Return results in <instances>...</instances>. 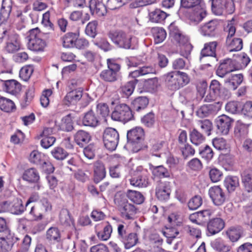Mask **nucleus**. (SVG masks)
Here are the masks:
<instances>
[{
    "mask_svg": "<svg viewBox=\"0 0 252 252\" xmlns=\"http://www.w3.org/2000/svg\"><path fill=\"white\" fill-rule=\"evenodd\" d=\"M5 232L6 235L0 237V252H10L14 244L19 239L8 229L5 220L0 218V232Z\"/></svg>",
    "mask_w": 252,
    "mask_h": 252,
    "instance_id": "1",
    "label": "nucleus"
},
{
    "mask_svg": "<svg viewBox=\"0 0 252 252\" xmlns=\"http://www.w3.org/2000/svg\"><path fill=\"white\" fill-rule=\"evenodd\" d=\"M126 136L127 143L133 153H137L144 147L145 132L141 127L136 126L128 130Z\"/></svg>",
    "mask_w": 252,
    "mask_h": 252,
    "instance_id": "2",
    "label": "nucleus"
},
{
    "mask_svg": "<svg viewBox=\"0 0 252 252\" xmlns=\"http://www.w3.org/2000/svg\"><path fill=\"white\" fill-rule=\"evenodd\" d=\"M1 40L5 42V49L8 53H14L20 48L19 35L14 32L4 30L2 25H0V42Z\"/></svg>",
    "mask_w": 252,
    "mask_h": 252,
    "instance_id": "3",
    "label": "nucleus"
},
{
    "mask_svg": "<svg viewBox=\"0 0 252 252\" xmlns=\"http://www.w3.org/2000/svg\"><path fill=\"white\" fill-rule=\"evenodd\" d=\"M79 32H68L61 37L63 46L65 48H75L83 49L89 46V41L83 38H79Z\"/></svg>",
    "mask_w": 252,
    "mask_h": 252,
    "instance_id": "4",
    "label": "nucleus"
},
{
    "mask_svg": "<svg viewBox=\"0 0 252 252\" xmlns=\"http://www.w3.org/2000/svg\"><path fill=\"white\" fill-rule=\"evenodd\" d=\"M108 36L113 43L119 48L125 49L133 48L132 43V36L123 31H110L108 33Z\"/></svg>",
    "mask_w": 252,
    "mask_h": 252,
    "instance_id": "5",
    "label": "nucleus"
},
{
    "mask_svg": "<svg viewBox=\"0 0 252 252\" xmlns=\"http://www.w3.org/2000/svg\"><path fill=\"white\" fill-rule=\"evenodd\" d=\"M234 22L235 19L233 18L231 20L228 21L227 25L225 28L226 31L228 32L226 44L230 52L239 51L243 48V40L241 38H232L236 32Z\"/></svg>",
    "mask_w": 252,
    "mask_h": 252,
    "instance_id": "6",
    "label": "nucleus"
},
{
    "mask_svg": "<svg viewBox=\"0 0 252 252\" xmlns=\"http://www.w3.org/2000/svg\"><path fill=\"white\" fill-rule=\"evenodd\" d=\"M212 12L216 15L232 14L235 10L234 0H210Z\"/></svg>",
    "mask_w": 252,
    "mask_h": 252,
    "instance_id": "7",
    "label": "nucleus"
},
{
    "mask_svg": "<svg viewBox=\"0 0 252 252\" xmlns=\"http://www.w3.org/2000/svg\"><path fill=\"white\" fill-rule=\"evenodd\" d=\"M111 118L116 121L126 123L133 119L134 116L130 107L125 103L117 104L111 114Z\"/></svg>",
    "mask_w": 252,
    "mask_h": 252,
    "instance_id": "8",
    "label": "nucleus"
},
{
    "mask_svg": "<svg viewBox=\"0 0 252 252\" xmlns=\"http://www.w3.org/2000/svg\"><path fill=\"white\" fill-rule=\"evenodd\" d=\"M126 230V226L119 224L117 228V238L124 244L126 249H129L137 244L138 238L136 233H127Z\"/></svg>",
    "mask_w": 252,
    "mask_h": 252,
    "instance_id": "9",
    "label": "nucleus"
},
{
    "mask_svg": "<svg viewBox=\"0 0 252 252\" xmlns=\"http://www.w3.org/2000/svg\"><path fill=\"white\" fill-rule=\"evenodd\" d=\"M42 34L38 28L30 31L28 46L33 51H43L46 46L45 41L42 39Z\"/></svg>",
    "mask_w": 252,
    "mask_h": 252,
    "instance_id": "10",
    "label": "nucleus"
},
{
    "mask_svg": "<svg viewBox=\"0 0 252 252\" xmlns=\"http://www.w3.org/2000/svg\"><path fill=\"white\" fill-rule=\"evenodd\" d=\"M103 140L106 149L111 151H114L118 144L119 134L115 128H106L103 132Z\"/></svg>",
    "mask_w": 252,
    "mask_h": 252,
    "instance_id": "11",
    "label": "nucleus"
},
{
    "mask_svg": "<svg viewBox=\"0 0 252 252\" xmlns=\"http://www.w3.org/2000/svg\"><path fill=\"white\" fill-rule=\"evenodd\" d=\"M135 172L136 176L129 179L130 185L139 188L147 187L149 184L148 171L141 167H138Z\"/></svg>",
    "mask_w": 252,
    "mask_h": 252,
    "instance_id": "12",
    "label": "nucleus"
},
{
    "mask_svg": "<svg viewBox=\"0 0 252 252\" xmlns=\"http://www.w3.org/2000/svg\"><path fill=\"white\" fill-rule=\"evenodd\" d=\"M233 122V119L225 115H222L218 117L215 120L217 133L222 135H227L232 126Z\"/></svg>",
    "mask_w": 252,
    "mask_h": 252,
    "instance_id": "13",
    "label": "nucleus"
},
{
    "mask_svg": "<svg viewBox=\"0 0 252 252\" xmlns=\"http://www.w3.org/2000/svg\"><path fill=\"white\" fill-rule=\"evenodd\" d=\"M170 183L167 181L159 182L156 188V196L161 202L169 200L171 194Z\"/></svg>",
    "mask_w": 252,
    "mask_h": 252,
    "instance_id": "14",
    "label": "nucleus"
},
{
    "mask_svg": "<svg viewBox=\"0 0 252 252\" xmlns=\"http://www.w3.org/2000/svg\"><path fill=\"white\" fill-rule=\"evenodd\" d=\"M208 193L214 204L216 206L222 205L225 201L226 196L224 190L219 186L210 188Z\"/></svg>",
    "mask_w": 252,
    "mask_h": 252,
    "instance_id": "15",
    "label": "nucleus"
},
{
    "mask_svg": "<svg viewBox=\"0 0 252 252\" xmlns=\"http://www.w3.org/2000/svg\"><path fill=\"white\" fill-rule=\"evenodd\" d=\"M211 98L209 100H214L217 97L226 98L229 96V93L227 90L222 89L220 82L217 80H213L210 85Z\"/></svg>",
    "mask_w": 252,
    "mask_h": 252,
    "instance_id": "16",
    "label": "nucleus"
},
{
    "mask_svg": "<svg viewBox=\"0 0 252 252\" xmlns=\"http://www.w3.org/2000/svg\"><path fill=\"white\" fill-rule=\"evenodd\" d=\"M233 64V60L226 59L220 61V65L216 71V74L222 78L231 72L236 70Z\"/></svg>",
    "mask_w": 252,
    "mask_h": 252,
    "instance_id": "17",
    "label": "nucleus"
},
{
    "mask_svg": "<svg viewBox=\"0 0 252 252\" xmlns=\"http://www.w3.org/2000/svg\"><path fill=\"white\" fill-rule=\"evenodd\" d=\"M224 225V220L220 218L216 217L209 220L206 226L209 235H213L220 232Z\"/></svg>",
    "mask_w": 252,
    "mask_h": 252,
    "instance_id": "18",
    "label": "nucleus"
},
{
    "mask_svg": "<svg viewBox=\"0 0 252 252\" xmlns=\"http://www.w3.org/2000/svg\"><path fill=\"white\" fill-rule=\"evenodd\" d=\"M219 25V23L217 20H212L202 25L199 31L203 36H214L216 34V30Z\"/></svg>",
    "mask_w": 252,
    "mask_h": 252,
    "instance_id": "19",
    "label": "nucleus"
},
{
    "mask_svg": "<svg viewBox=\"0 0 252 252\" xmlns=\"http://www.w3.org/2000/svg\"><path fill=\"white\" fill-rule=\"evenodd\" d=\"M83 91L75 89L68 92L63 98L64 104L67 106L76 104L82 97Z\"/></svg>",
    "mask_w": 252,
    "mask_h": 252,
    "instance_id": "20",
    "label": "nucleus"
},
{
    "mask_svg": "<svg viewBox=\"0 0 252 252\" xmlns=\"http://www.w3.org/2000/svg\"><path fill=\"white\" fill-rule=\"evenodd\" d=\"M120 211L123 219L127 220H134L136 209L134 205L126 202L120 208Z\"/></svg>",
    "mask_w": 252,
    "mask_h": 252,
    "instance_id": "21",
    "label": "nucleus"
},
{
    "mask_svg": "<svg viewBox=\"0 0 252 252\" xmlns=\"http://www.w3.org/2000/svg\"><path fill=\"white\" fill-rule=\"evenodd\" d=\"M73 137L75 142L80 147H85L92 138L90 133L84 130H78Z\"/></svg>",
    "mask_w": 252,
    "mask_h": 252,
    "instance_id": "22",
    "label": "nucleus"
},
{
    "mask_svg": "<svg viewBox=\"0 0 252 252\" xmlns=\"http://www.w3.org/2000/svg\"><path fill=\"white\" fill-rule=\"evenodd\" d=\"M46 239L52 244L60 243L62 242L61 233L57 227H51L47 229L46 233Z\"/></svg>",
    "mask_w": 252,
    "mask_h": 252,
    "instance_id": "23",
    "label": "nucleus"
},
{
    "mask_svg": "<svg viewBox=\"0 0 252 252\" xmlns=\"http://www.w3.org/2000/svg\"><path fill=\"white\" fill-rule=\"evenodd\" d=\"M29 160L31 162L39 165H48L49 166V172H53L54 167L50 163H47L43 159V155L38 151L34 150L30 154Z\"/></svg>",
    "mask_w": 252,
    "mask_h": 252,
    "instance_id": "24",
    "label": "nucleus"
},
{
    "mask_svg": "<svg viewBox=\"0 0 252 252\" xmlns=\"http://www.w3.org/2000/svg\"><path fill=\"white\" fill-rule=\"evenodd\" d=\"M60 222L64 228H74V221L69 211L67 209H63L60 214Z\"/></svg>",
    "mask_w": 252,
    "mask_h": 252,
    "instance_id": "25",
    "label": "nucleus"
},
{
    "mask_svg": "<svg viewBox=\"0 0 252 252\" xmlns=\"http://www.w3.org/2000/svg\"><path fill=\"white\" fill-rule=\"evenodd\" d=\"M106 176V170L103 163L97 161L94 166V181L98 183L102 180Z\"/></svg>",
    "mask_w": 252,
    "mask_h": 252,
    "instance_id": "26",
    "label": "nucleus"
},
{
    "mask_svg": "<svg viewBox=\"0 0 252 252\" xmlns=\"http://www.w3.org/2000/svg\"><path fill=\"white\" fill-rule=\"evenodd\" d=\"M82 122L84 126L91 127H96L99 123L98 117L92 110L85 113Z\"/></svg>",
    "mask_w": 252,
    "mask_h": 252,
    "instance_id": "27",
    "label": "nucleus"
},
{
    "mask_svg": "<svg viewBox=\"0 0 252 252\" xmlns=\"http://www.w3.org/2000/svg\"><path fill=\"white\" fill-rule=\"evenodd\" d=\"M178 77L177 71H171L164 75L165 84L169 89L171 90L179 89Z\"/></svg>",
    "mask_w": 252,
    "mask_h": 252,
    "instance_id": "28",
    "label": "nucleus"
},
{
    "mask_svg": "<svg viewBox=\"0 0 252 252\" xmlns=\"http://www.w3.org/2000/svg\"><path fill=\"white\" fill-rule=\"evenodd\" d=\"M217 45L218 43L216 41L205 44L204 48L201 51L200 60L202 61L203 58L206 57H215Z\"/></svg>",
    "mask_w": 252,
    "mask_h": 252,
    "instance_id": "29",
    "label": "nucleus"
},
{
    "mask_svg": "<svg viewBox=\"0 0 252 252\" xmlns=\"http://www.w3.org/2000/svg\"><path fill=\"white\" fill-rule=\"evenodd\" d=\"M1 74H0V80L3 81L1 79ZM5 90L8 93L13 94H15L18 93L20 90L21 86V84L15 80H8L4 81Z\"/></svg>",
    "mask_w": 252,
    "mask_h": 252,
    "instance_id": "30",
    "label": "nucleus"
},
{
    "mask_svg": "<svg viewBox=\"0 0 252 252\" xmlns=\"http://www.w3.org/2000/svg\"><path fill=\"white\" fill-rule=\"evenodd\" d=\"M242 182L248 192L252 191V168L246 169L241 173Z\"/></svg>",
    "mask_w": 252,
    "mask_h": 252,
    "instance_id": "31",
    "label": "nucleus"
},
{
    "mask_svg": "<svg viewBox=\"0 0 252 252\" xmlns=\"http://www.w3.org/2000/svg\"><path fill=\"white\" fill-rule=\"evenodd\" d=\"M138 82L137 79H132L127 82L120 88V93L122 96L125 98H128L133 93L135 86Z\"/></svg>",
    "mask_w": 252,
    "mask_h": 252,
    "instance_id": "32",
    "label": "nucleus"
},
{
    "mask_svg": "<svg viewBox=\"0 0 252 252\" xmlns=\"http://www.w3.org/2000/svg\"><path fill=\"white\" fill-rule=\"evenodd\" d=\"M22 179L30 183H37L39 181L40 176L36 169L31 168L24 171L22 175Z\"/></svg>",
    "mask_w": 252,
    "mask_h": 252,
    "instance_id": "33",
    "label": "nucleus"
},
{
    "mask_svg": "<svg viewBox=\"0 0 252 252\" xmlns=\"http://www.w3.org/2000/svg\"><path fill=\"white\" fill-rule=\"evenodd\" d=\"M26 207L23 205L21 199L15 198L12 201H10L9 212L14 215H20L23 213Z\"/></svg>",
    "mask_w": 252,
    "mask_h": 252,
    "instance_id": "34",
    "label": "nucleus"
},
{
    "mask_svg": "<svg viewBox=\"0 0 252 252\" xmlns=\"http://www.w3.org/2000/svg\"><path fill=\"white\" fill-rule=\"evenodd\" d=\"M213 211L212 210H204L196 212L197 224L206 226L211 220Z\"/></svg>",
    "mask_w": 252,
    "mask_h": 252,
    "instance_id": "35",
    "label": "nucleus"
},
{
    "mask_svg": "<svg viewBox=\"0 0 252 252\" xmlns=\"http://www.w3.org/2000/svg\"><path fill=\"white\" fill-rule=\"evenodd\" d=\"M149 168L155 177L159 178H168L170 177V172L163 165L154 166L149 164Z\"/></svg>",
    "mask_w": 252,
    "mask_h": 252,
    "instance_id": "36",
    "label": "nucleus"
},
{
    "mask_svg": "<svg viewBox=\"0 0 252 252\" xmlns=\"http://www.w3.org/2000/svg\"><path fill=\"white\" fill-rule=\"evenodd\" d=\"M211 246L214 250L218 252H228L231 248L221 238H217L211 241Z\"/></svg>",
    "mask_w": 252,
    "mask_h": 252,
    "instance_id": "37",
    "label": "nucleus"
},
{
    "mask_svg": "<svg viewBox=\"0 0 252 252\" xmlns=\"http://www.w3.org/2000/svg\"><path fill=\"white\" fill-rule=\"evenodd\" d=\"M224 185L229 192H232L239 186V178L236 176H227L224 179Z\"/></svg>",
    "mask_w": 252,
    "mask_h": 252,
    "instance_id": "38",
    "label": "nucleus"
},
{
    "mask_svg": "<svg viewBox=\"0 0 252 252\" xmlns=\"http://www.w3.org/2000/svg\"><path fill=\"white\" fill-rule=\"evenodd\" d=\"M251 60L245 53L240 55L236 59L233 60L236 70L243 69L250 63Z\"/></svg>",
    "mask_w": 252,
    "mask_h": 252,
    "instance_id": "39",
    "label": "nucleus"
},
{
    "mask_svg": "<svg viewBox=\"0 0 252 252\" xmlns=\"http://www.w3.org/2000/svg\"><path fill=\"white\" fill-rule=\"evenodd\" d=\"M195 11L190 14L189 19L190 23L197 24L200 22L206 16V11L200 7L195 8Z\"/></svg>",
    "mask_w": 252,
    "mask_h": 252,
    "instance_id": "40",
    "label": "nucleus"
},
{
    "mask_svg": "<svg viewBox=\"0 0 252 252\" xmlns=\"http://www.w3.org/2000/svg\"><path fill=\"white\" fill-rule=\"evenodd\" d=\"M189 139L190 142L195 146H198L205 141L203 133L195 128L190 131Z\"/></svg>",
    "mask_w": 252,
    "mask_h": 252,
    "instance_id": "41",
    "label": "nucleus"
},
{
    "mask_svg": "<svg viewBox=\"0 0 252 252\" xmlns=\"http://www.w3.org/2000/svg\"><path fill=\"white\" fill-rule=\"evenodd\" d=\"M19 239L16 243L18 242L17 244L18 248L17 252H28L31 245L32 238L28 235H25L22 239Z\"/></svg>",
    "mask_w": 252,
    "mask_h": 252,
    "instance_id": "42",
    "label": "nucleus"
},
{
    "mask_svg": "<svg viewBox=\"0 0 252 252\" xmlns=\"http://www.w3.org/2000/svg\"><path fill=\"white\" fill-rule=\"evenodd\" d=\"M149 15L150 20L156 23H161L167 16L166 12L158 8L150 12Z\"/></svg>",
    "mask_w": 252,
    "mask_h": 252,
    "instance_id": "43",
    "label": "nucleus"
},
{
    "mask_svg": "<svg viewBox=\"0 0 252 252\" xmlns=\"http://www.w3.org/2000/svg\"><path fill=\"white\" fill-rule=\"evenodd\" d=\"M151 32L156 44L161 43L166 37V32L162 28L154 27L152 29Z\"/></svg>",
    "mask_w": 252,
    "mask_h": 252,
    "instance_id": "44",
    "label": "nucleus"
},
{
    "mask_svg": "<svg viewBox=\"0 0 252 252\" xmlns=\"http://www.w3.org/2000/svg\"><path fill=\"white\" fill-rule=\"evenodd\" d=\"M149 103V100L146 97L140 96L135 98L132 102L133 109L137 112L145 109Z\"/></svg>",
    "mask_w": 252,
    "mask_h": 252,
    "instance_id": "45",
    "label": "nucleus"
},
{
    "mask_svg": "<svg viewBox=\"0 0 252 252\" xmlns=\"http://www.w3.org/2000/svg\"><path fill=\"white\" fill-rule=\"evenodd\" d=\"M168 29L169 31L170 35L177 42L179 43H182V39L184 38V36L175 23H171L169 25Z\"/></svg>",
    "mask_w": 252,
    "mask_h": 252,
    "instance_id": "46",
    "label": "nucleus"
},
{
    "mask_svg": "<svg viewBox=\"0 0 252 252\" xmlns=\"http://www.w3.org/2000/svg\"><path fill=\"white\" fill-rule=\"evenodd\" d=\"M127 198L133 203L137 204H140L144 201V197L139 191L128 190L126 193Z\"/></svg>",
    "mask_w": 252,
    "mask_h": 252,
    "instance_id": "47",
    "label": "nucleus"
},
{
    "mask_svg": "<svg viewBox=\"0 0 252 252\" xmlns=\"http://www.w3.org/2000/svg\"><path fill=\"white\" fill-rule=\"evenodd\" d=\"M99 76L101 80L107 82H114L118 79V74L108 68L103 70Z\"/></svg>",
    "mask_w": 252,
    "mask_h": 252,
    "instance_id": "48",
    "label": "nucleus"
},
{
    "mask_svg": "<svg viewBox=\"0 0 252 252\" xmlns=\"http://www.w3.org/2000/svg\"><path fill=\"white\" fill-rule=\"evenodd\" d=\"M0 109L4 112H10L15 109V105L11 100L4 97H0Z\"/></svg>",
    "mask_w": 252,
    "mask_h": 252,
    "instance_id": "49",
    "label": "nucleus"
},
{
    "mask_svg": "<svg viewBox=\"0 0 252 252\" xmlns=\"http://www.w3.org/2000/svg\"><path fill=\"white\" fill-rule=\"evenodd\" d=\"M199 154L202 158L207 161H210L214 156V152L212 149L207 145L199 147Z\"/></svg>",
    "mask_w": 252,
    "mask_h": 252,
    "instance_id": "50",
    "label": "nucleus"
},
{
    "mask_svg": "<svg viewBox=\"0 0 252 252\" xmlns=\"http://www.w3.org/2000/svg\"><path fill=\"white\" fill-rule=\"evenodd\" d=\"M90 9L93 14H95L98 16H104L107 13V6L104 4L98 5L93 4L92 1H91Z\"/></svg>",
    "mask_w": 252,
    "mask_h": 252,
    "instance_id": "51",
    "label": "nucleus"
},
{
    "mask_svg": "<svg viewBox=\"0 0 252 252\" xmlns=\"http://www.w3.org/2000/svg\"><path fill=\"white\" fill-rule=\"evenodd\" d=\"M73 115V114L69 113L62 119V126L66 131H71L73 129V119L74 118Z\"/></svg>",
    "mask_w": 252,
    "mask_h": 252,
    "instance_id": "52",
    "label": "nucleus"
},
{
    "mask_svg": "<svg viewBox=\"0 0 252 252\" xmlns=\"http://www.w3.org/2000/svg\"><path fill=\"white\" fill-rule=\"evenodd\" d=\"M214 110L215 105L213 104L204 105L197 110L196 115L200 118L206 117L211 114Z\"/></svg>",
    "mask_w": 252,
    "mask_h": 252,
    "instance_id": "53",
    "label": "nucleus"
},
{
    "mask_svg": "<svg viewBox=\"0 0 252 252\" xmlns=\"http://www.w3.org/2000/svg\"><path fill=\"white\" fill-rule=\"evenodd\" d=\"M197 126L201 129V132L205 133L207 135L211 134V131L212 129V123L209 120H204L198 121Z\"/></svg>",
    "mask_w": 252,
    "mask_h": 252,
    "instance_id": "54",
    "label": "nucleus"
},
{
    "mask_svg": "<svg viewBox=\"0 0 252 252\" xmlns=\"http://www.w3.org/2000/svg\"><path fill=\"white\" fill-rule=\"evenodd\" d=\"M112 232V226L107 222V224L104 227L103 230L97 233V236L100 240L106 241L110 237Z\"/></svg>",
    "mask_w": 252,
    "mask_h": 252,
    "instance_id": "55",
    "label": "nucleus"
},
{
    "mask_svg": "<svg viewBox=\"0 0 252 252\" xmlns=\"http://www.w3.org/2000/svg\"><path fill=\"white\" fill-rule=\"evenodd\" d=\"M52 156L57 160H62L68 155L67 152L61 147L54 148L51 152Z\"/></svg>",
    "mask_w": 252,
    "mask_h": 252,
    "instance_id": "56",
    "label": "nucleus"
},
{
    "mask_svg": "<svg viewBox=\"0 0 252 252\" xmlns=\"http://www.w3.org/2000/svg\"><path fill=\"white\" fill-rule=\"evenodd\" d=\"M33 94L34 90L32 87L27 90L23 98L20 100L21 106L23 108L26 107L31 103L34 96Z\"/></svg>",
    "mask_w": 252,
    "mask_h": 252,
    "instance_id": "57",
    "label": "nucleus"
},
{
    "mask_svg": "<svg viewBox=\"0 0 252 252\" xmlns=\"http://www.w3.org/2000/svg\"><path fill=\"white\" fill-rule=\"evenodd\" d=\"M248 125L241 123H238L234 128V134L237 137L246 136L248 132Z\"/></svg>",
    "mask_w": 252,
    "mask_h": 252,
    "instance_id": "58",
    "label": "nucleus"
},
{
    "mask_svg": "<svg viewBox=\"0 0 252 252\" xmlns=\"http://www.w3.org/2000/svg\"><path fill=\"white\" fill-rule=\"evenodd\" d=\"M98 22L96 21L90 22L85 29L86 34L92 38H94L97 34V27Z\"/></svg>",
    "mask_w": 252,
    "mask_h": 252,
    "instance_id": "59",
    "label": "nucleus"
},
{
    "mask_svg": "<svg viewBox=\"0 0 252 252\" xmlns=\"http://www.w3.org/2000/svg\"><path fill=\"white\" fill-rule=\"evenodd\" d=\"M202 204V199L198 195L192 197L188 203L189 209L190 210H195L200 207Z\"/></svg>",
    "mask_w": 252,
    "mask_h": 252,
    "instance_id": "60",
    "label": "nucleus"
},
{
    "mask_svg": "<svg viewBox=\"0 0 252 252\" xmlns=\"http://www.w3.org/2000/svg\"><path fill=\"white\" fill-rule=\"evenodd\" d=\"M94 44L104 52L110 51L113 48V46L105 38L95 40L94 41Z\"/></svg>",
    "mask_w": 252,
    "mask_h": 252,
    "instance_id": "61",
    "label": "nucleus"
},
{
    "mask_svg": "<svg viewBox=\"0 0 252 252\" xmlns=\"http://www.w3.org/2000/svg\"><path fill=\"white\" fill-rule=\"evenodd\" d=\"M33 71V67L31 65H26L23 67L20 70L19 76L24 81H28Z\"/></svg>",
    "mask_w": 252,
    "mask_h": 252,
    "instance_id": "62",
    "label": "nucleus"
},
{
    "mask_svg": "<svg viewBox=\"0 0 252 252\" xmlns=\"http://www.w3.org/2000/svg\"><path fill=\"white\" fill-rule=\"evenodd\" d=\"M177 71L178 77V82L179 85V89L182 88L190 82V78L188 74L185 72H182L180 71Z\"/></svg>",
    "mask_w": 252,
    "mask_h": 252,
    "instance_id": "63",
    "label": "nucleus"
},
{
    "mask_svg": "<svg viewBox=\"0 0 252 252\" xmlns=\"http://www.w3.org/2000/svg\"><path fill=\"white\" fill-rule=\"evenodd\" d=\"M223 173L219 169L213 168L210 170L209 177L213 183H217L220 181L222 178Z\"/></svg>",
    "mask_w": 252,
    "mask_h": 252,
    "instance_id": "64",
    "label": "nucleus"
}]
</instances>
